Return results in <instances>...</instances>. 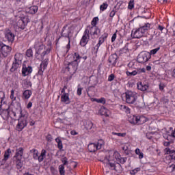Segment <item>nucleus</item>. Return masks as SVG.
<instances>
[{
	"instance_id": "obj_41",
	"label": "nucleus",
	"mask_w": 175,
	"mask_h": 175,
	"mask_svg": "<svg viewBox=\"0 0 175 175\" xmlns=\"http://www.w3.org/2000/svg\"><path fill=\"white\" fill-rule=\"evenodd\" d=\"M10 99L12 100V102H17V100H16V96H14V90H11V94L10 96Z\"/></svg>"
},
{
	"instance_id": "obj_42",
	"label": "nucleus",
	"mask_w": 175,
	"mask_h": 175,
	"mask_svg": "<svg viewBox=\"0 0 175 175\" xmlns=\"http://www.w3.org/2000/svg\"><path fill=\"white\" fill-rule=\"evenodd\" d=\"M117 161H119L120 163L124 165V163L126 162V157H121L120 156H119Z\"/></svg>"
},
{
	"instance_id": "obj_29",
	"label": "nucleus",
	"mask_w": 175,
	"mask_h": 175,
	"mask_svg": "<svg viewBox=\"0 0 175 175\" xmlns=\"http://www.w3.org/2000/svg\"><path fill=\"white\" fill-rule=\"evenodd\" d=\"M31 154H33V158L36 161H38V157H39V151L36 149H31L30 150Z\"/></svg>"
},
{
	"instance_id": "obj_23",
	"label": "nucleus",
	"mask_w": 175,
	"mask_h": 175,
	"mask_svg": "<svg viewBox=\"0 0 175 175\" xmlns=\"http://www.w3.org/2000/svg\"><path fill=\"white\" fill-rule=\"evenodd\" d=\"M46 152L47 151L46 150H42L40 155L37 157V160L38 161V162H43L44 158H46Z\"/></svg>"
},
{
	"instance_id": "obj_14",
	"label": "nucleus",
	"mask_w": 175,
	"mask_h": 175,
	"mask_svg": "<svg viewBox=\"0 0 175 175\" xmlns=\"http://www.w3.org/2000/svg\"><path fill=\"white\" fill-rule=\"evenodd\" d=\"M88 42H90V34L88 33L87 29H86L83 33V36H82V38L81 39L80 45L82 47H85Z\"/></svg>"
},
{
	"instance_id": "obj_56",
	"label": "nucleus",
	"mask_w": 175,
	"mask_h": 175,
	"mask_svg": "<svg viewBox=\"0 0 175 175\" xmlns=\"http://www.w3.org/2000/svg\"><path fill=\"white\" fill-rule=\"evenodd\" d=\"M159 90H160L161 91H163V90H165V83H161L159 84Z\"/></svg>"
},
{
	"instance_id": "obj_18",
	"label": "nucleus",
	"mask_w": 175,
	"mask_h": 175,
	"mask_svg": "<svg viewBox=\"0 0 175 175\" xmlns=\"http://www.w3.org/2000/svg\"><path fill=\"white\" fill-rule=\"evenodd\" d=\"M118 60V55L116 53L112 54L109 57V62L111 64L112 66L117 65V61Z\"/></svg>"
},
{
	"instance_id": "obj_25",
	"label": "nucleus",
	"mask_w": 175,
	"mask_h": 175,
	"mask_svg": "<svg viewBox=\"0 0 175 175\" xmlns=\"http://www.w3.org/2000/svg\"><path fill=\"white\" fill-rule=\"evenodd\" d=\"M10 155H12V150H10V148H8L4 152V158L3 161L4 162H6V161H8V159H9V158L10 157Z\"/></svg>"
},
{
	"instance_id": "obj_53",
	"label": "nucleus",
	"mask_w": 175,
	"mask_h": 175,
	"mask_svg": "<svg viewBox=\"0 0 175 175\" xmlns=\"http://www.w3.org/2000/svg\"><path fill=\"white\" fill-rule=\"evenodd\" d=\"M106 38H107V36H102V37H100L99 38L98 43L100 44H102L105 42V39H106Z\"/></svg>"
},
{
	"instance_id": "obj_46",
	"label": "nucleus",
	"mask_w": 175,
	"mask_h": 175,
	"mask_svg": "<svg viewBox=\"0 0 175 175\" xmlns=\"http://www.w3.org/2000/svg\"><path fill=\"white\" fill-rule=\"evenodd\" d=\"M26 55L27 57H28L29 58L31 57H33V52L32 51V50L31 49H27L26 51Z\"/></svg>"
},
{
	"instance_id": "obj_35",
	"label": "nucleus",
	"mask_w": 175,
	"mask_h": 175,
	"mask_svg": "<svg viewBox=\"0 0 175 175\" xmlns=\"http://www.w3.org/2000/svg\"><path fill=\"white\" fill-rule=\"evenodd\" d=\"M21 159H16L15 160L17 169H21L23 167V161Z\"/></svg>"
},
{
	"instance_id": "obj_33",
	"label": "nucleus",
	"mask_w": 175,
	"mask_h": 175,
	"mask_svg": "<svg viewBox=\"0 0 175 175\" xmlns=\"http://www.w3.org/2000/svg\"><path fill=\"white\" fill-rule=\"evenodd\" d=\"M48 65H49V59H45L42 62L40 67L42 68L43 70H44L47 68Z\"/></svg>"
},
{
	"instance_id": "obj_34",
	"label": "nucleus",
	"mask_w": 175,
	"mask_h": 175,
	"mask_svg": "<svg viewBox=\"0 0 175 175\" xmlns=\"http://www.w3.org/2000/svg\"><path fill=\"white\" fill-rule=\"evenodd\" d=\"M55 142L57 143V148H59V150H62L64 146L62 145V140H61V138L57 137Z\"/></svg>"
},
{
	"instance_id": "obj_59",
	"label": "nucleus",
	"mask_w": 175,
	"mask_h": 175,
	"mask_svg": "<svg viewBox=\"0 0 175 175\" xmlns=\"http://www.w3.org/2000/svg\"><path fill=\"white\" fill-rule=\"evenodd\" d=\"M116 39H117V33H113L111 38V42H115Z\"/></svg>"
},
{
	"instance_id": "obj_37",
	"label": "nucleus",
	"mask_w": 175,
	"mask_h": 175,
	"mask_svg": "<svg viewBox=\"0 0 175 175\" xmlns=\"http://www.w3.org/2000/svg\"><path fill=\"white\" fill-rule=\"evenodd\" d=\"M126 75L127 76H136V75H140V70L126 71Z\"/></svg>"
},
{
	"instance_id": "obj_20",
	"label": "nucleus",
	"mask_w": 175,
	"mask_h": 175,
	"mask_svg": "<svg viewBox=\"0 0 175 175\" xmlns=\"http://www.w3.org/2000/svg\"><path fill=\"white\" fill-rule=\"evenodd\" d=\"M137 89L139 90V91H147L150 85H148V84H145L144 83H142V82H138L137 83Z\"/></svg>"
},
{
	"instance_id": "obj_45",
	"label": "nucleus",
	"mask_w": 175,
	"mask_h": 175,
	"mask_svg": "<svg viewBox=\"0 0 175 175\" xmlns=\"http://www.w3.org/2000/svg\"><path fill=\"white\" fill-rule=\"evenodd\" d=\"M112 135L119 136L120 137H125L126 136V133H114V132H112Z\"/></svg>"
},
{
	"instance_id": "obj_44",
	"label": "nucleus",
	"mask_w": 175,
	"mask_h": 175,
	"mask_svg": "<svg viewBox=\"0 0 175 175\" xmlns=\"http://www.w3.org/2000/svg\"><path fill=\"white\" fill-rule=\"evenodd\" d=\"M165 140L167 142H170V143H173L174 142L173 139H172V137H173V136H172V133L170 135L165 134Z\"/></svg>"
},
{
	"instance_id": "obj_60",
	"label": "nucleus",
	"mask_w": 175,
	"mask_h": 175,
	"mask_svg": "<svg viewBox=\"0 0 175 175\" xmlns=\"http://www.w3.org/2000/svg\"><path fill=\"white\" fill-rule=\"evenodd\" d=\"M100 44L99 42L94 46V49H96V53H98V50H99V47H100Z\"/></svg>"
},
{
	"instance_id": "obj_16",
	"label": "nucleus",
	"mask_w": 175,
	"mask_h": 175,
	"mask_svg": "<svg viewBox=\"0 0 175 175\" xmlns=\"http://www.w3.org/2000/svg\"><path fill=\"white\" fill-rule=\"evenodd\" d=\"M32 67L31 66H27L25 64H23L22 68V76L25 77V76H28L32 73Z\"/></svg>"
},
{
	"instance_id": "obj_43",
	"label": "nucleus",
	"mask_w": 175,
	"mask_h": 175,
	"mask_svg": "<svg viewBox=\"0 0 175 175\" xmlns=\"http://www.w3.org/2000/svg\"><path fill=\"white\" fill-rule=\"evenodd\" d=\"M107 6H109V5L107 4V3H103L100 6V10H101V12H104V10H106L107 9Z\"/></svg>"
},
{
	"instance_id": "obj_4",
	"label": "nucleus",
	"mask_w": 175,
	"mask_h": 175,
	"mask_svg": "<svg viewBox=\"0 0 175 175\" xmlns=\"http://www.w3.org/2000/svg\"><path fill=\"white\" fill-rule=\"evenodd\" d=\"M23 54L16 53L14 55V61L12 63V66L10 68V72H16L18 68H21V64H23Z\"/></svg>"
},
{
	"instance_id": "obj_58",
	"label": "nucleus",
	"mask_w": 175,
	"mask_h": 175,
	"mask_svg": "<svg viewBox=\"0 0 175 175\" xmlns=\"http://www.w3.org/2000/svg\"><path fill=\"white\" fill-rule=\"evenodd\" d=\"M170 144H172V142L167 141V142H164L163 143V146H165V147H169V146H170Z\"/></svg>"
},
{
	"instance_id": "obj_12",
	"label": "nucleus",
	"mask_w": 175,
	"mask_h": 175,
	"mask_svg": "<svg viewBox=\"0 0 175 175\" xmlns=\"http://www.w3.org/2000/svg\"><path fill=\"white\" fill-rule=\"evenodd\" d=\"M77 66H79L78 64H76V63H73V62H71L68 64V66L66 68V70H68L70 75H71V76H73V75H75V73H76V71L77 70Z\"/></svg>"
},
{
	"instance_id": "obj_48",
	"label": "nucleus",
	"mask_w": 175,
	"mask_h": 175,
	"mask_svg": "<svg viewBox=\"0 0 175 175\" xmlns=\"http://www.w3.org/2000/svg\"><path fill=\"white\" fill-rule=\"evenodd\" d=\"M98 21H99V18L94 17L93 18V20L92 21V25H93V27H96V24H97Z\"/></svg>"
},
{
	"instance_id": "obj_1",
	"label": "nucleus",
	"mask_w": 175,
	"mask_h": 175,
	"mask_svg": "<svg viewBox=\"0 0 175 175\" xmlns=\"http://www.w3.org/2000/svg\"><path fill=\"white\" fill-rule=\"evenodd\" d=\"M12 106V116L15 118L19 117L18 123L16 126V129L19 132H21L24 128L28 124V116L29 113L25 110H23L21 108V104L18 101H14L11 103Z\"/></svg>"
},
{
	"instance_id": "obj_50",
	"label": "nucleus",
	"mask_w": 175,
	"mask_h": 175,
	"mask_svg": "<svg viewBox=\"0 0 175 175\" xmlns=\"http://www.w3.org/2000/svg\"><path fill=\"white\" fill-rule=\"evenodd\" d=\"M159 50H161V48L160 47H157V48H156L154 49L151 50L150 54V55L151 54H153V55L157 54V53H158V51H159Z\"/></svg>"
},
{
	"instance_id": "obj_40",
	"label": "nucleus",
	"mask_w": 175,
	"mask_h": 175,
	"mask_svg": "<svg viewBox=\"0 0 175 175\" xmlns=\"http://www.w3.org/2000/svg\"><path fill=\"white\" fill-rule=\"evenodd\" d=\"M133 8H135V0H130L128 9H129V10H132Z\"/></svg>"
},
{
	"instance_id": "obj_3",
	"label": "nucleus",
	"mask_w": 175,
	"mask_h": 175,
	"mask_svg": "<svg viewBox=\"0 0 175 175\" xmlns=\"http://www.w3.org/2000/svg\"><path fill=\"white\" fill-rule=\"evenodd\" d=\"M150 23H146L145 25L140 27L137 29H133L131 32L132 38H133V39H140V38H143L144 33L150 29Z\"/></svg>"
},
{
	"instance_id": "obj_17",
	"label": "nucleus",
	"mask_w": 175,
	"mask_h": 175,
	"mask_svg": "<svg viewBox=\"0 0 175 175\" xmlns=\"http://www.w3.org/2000/svg\"><path fill=\"white\" fill-rule=\"evenodd\" d=\"M23 154H24V148H16L14 158H15V159H23Z\"/></svg>"
},
{
	"instance_id": "obj_49",
	"label": "nucleus",
	"mask_w": 175,
	"mask_h": 175,
	"mask_svg": "<svg viewBox=\"0 0 175 175\" xmlns=\"http://www.w3.org/2000/svg\"><path fill=\"white\" fill-rule=\"evenodd\" d=\"M5 100V92L0 91V102H3V103H5L3 100Z\"/></svg>"
},
{
	"instance_id": "obj_64",
	"label": "nucleus",
	"mask_w": 175,
	"mask_h": 175,
	"mask_svg": "<svg viewBox=\"0 0 175 175\" xmlns=\"http://www.w3.org/2000/svg\"><path fill=\"white\" fill-rule=\"evenodd\" d=\"M113 16H116V11L114 10H113L109 14L110 17H113Z\"/></svg>"
},
{
	"instance_id": "obj_32",
	"label": "nucleus",
	"mask_w": 175,
	"mask_h": 175,
	"mask_svg": "<svg viewBox=\"0 0 175 175\" xmlns=\"http://www.w3.org/2000/svg\"><path fill=\"white\" fill-rule=\"evenodd\" d=\"M92 102H96L97 103H103L105 105L106 103V99L105 98H100V99L98 98H91Z\"/></svg>"
},
{
	"instance_id": "obj_62",
	"label": "nucleus",
	"mask_w": 175,
	"mask_h": 175,
	"mask_svg": "<svg viewBox=\"0 0 175 175\" xmlns=\"http://www.w3.org/2000/svg\"><path fill=\"white\" fill-rule=\"evenodd\" d=\"M82 91H83V88H78V89H77V95H79V96L81 95V92Z\"/></svg>"
},
{
	"instance_id": "obj_22",
	"label": "nucleus",
	"mask_w": 175,
	"mask_h": 175,
	"mask_svg": "<svg viewBox=\"0 0 175 175\" xmlns=\"http://www.w3.org/2000/svg\"><path fill=\"white\" fill-rule=\"evenodd\" d=\"M84 126L87 131H91L94 128V123L91 120H86L84 122Z\"/></svg>"
},
{
	"instance_id": "obj_30",
	"label": "nucleus",
	"mask_w": 175,
	"mask_h": 175,
	"mask_svg": "<svg viewBox=\"0 0 175 175\" xmlns=\"http://www.w3.org/2000/svg\"><path fill=\"white\" fill-rule=\"evenodd\" d=\"M147 122V118L144 116H138L137 125H142Z\"/></svg>"
},
{
	"instance_id": "obj_51",
	"label": "nucleus",
	"mask_w": 175,
	"mask_h": 175,
	"mask_svg": "<svg viewBox=\"0 0 175 175\" xmlns=\"http://www.w3.org/2000/svg\"><path fill=\"white\" fill-rule=\"evenodd\" d=\"M46 140L49 143H51V142H53V136H51L50 134H48L46 137Z\"/></svg>"
},
{
	"instance_id": "obj_19",
	"label": "nucleus",
	"mask_w": 175,
	"mask_h": 175,
	"mask_svg": "<svg viewBox=\"0 0 175 175\" xmlns=\"http://www.w3.org/2000/svg\"><path fill=\"white\" fill-rule=\"evenodd\" d=\"M165 154L170 155V159H172V161H175V150L170 149V148H166L164 150Z\"/></svg>"
},
{
	"instance_id": "obj_63",
	"label": "nucleus",
	"mask_w": 175,
	"mask_h": 175,
	"mask_svg": "<svg viewBox=\"0 0 175 175\" xmlns=\"http://www.w3.org/2000/svg\"><path fill=\"white\" fill-rule=\"evenodd\" d=\"M43 68H40V69H39V70H38V75H40V76H43Z\"/></svg>"
},
{
	"instance_id": "obj_7",
	"label": "nucleus",
	"mask_w": 175,
	"mask_h": 175,
	"mask_svg": "<svg viewBox=\"0 0 175 175\" xmlns=\"http://www.w3.org/2000/svg\"><path fill=\"white\" fill-rule=\"evenodd\" d=\"M86 29L88 33L91 35L92 39H97L98 36H100V29H98V27L96 26H92Z\"/></svg>"
},
{
	"instance_id": "obj_28",
	"label": "nucleus",
	"mask_w": 175,
	"mask_h": 175,
	"mask_svg": "<svg viewBox=\"0 0 175 175\" xmlns=\"http://www.w3.org/2000/svg\"><path fill=\"white\" fill-rule=\"evenodd\" d=\"M32 95V92L31 90H25L23 93V99H29Z\"/></svg>"
},
{
	"instance_id": "obj_15",
	"label": "nucleus",
	"mask_w": 175,
	"mask_h": 175,
	"mask_svg": "<svg viewBox=\"0 0 175 175\" xmlns=\"http://www.w3.org/2000/svg\"><path fill=\"white\" fill-rule=\"evenodd\" d=\"M72 58L74 61H72V63L76 64L77 65H79L80 60L83 59V61H85L88 57L87 55L81 56L79 53L76 52L72 55Z\"/></svg>"
},
{
	"instance_id": "obj_10",
	"label": "nucleus",
	"mask_w": 175,
	"mask_h": 175,
	"mask_svg": "<svg viewBox=\"0 0 175 175\" xmlns=\"http://www.w3.org/2000/svg\"><path fill=\"white\" fill-rule=\"evenodd\" d=\"M4 36L5 39H6L8 43L13 44L14 42V38H16V36L14 35V33H13V32H12V30L9 29H5L4 31Z\"/></svg>"
},
{
	"instance_id": "obj_24",
	"label": "nucleus",
	"mask_w": 175,
	"mask_h": 175,
	"mask_svg": "<svg viewBox=\"0 0 175 175\" xmlns=\"http://www.w3.org/2000/svg\"><path fill=\"white\" fill-rule=\"evenodd\" d=\"M27 13L29 14H35L38 13V6L33 5L27 10Z\"/></svg>"
},
{
	"instance_id": "obj_21",
	"label": "nucleus",
	"mask_w": 175,
	"mask_h": 175,
	"mask_svg": "<svg viewBox=\"0 0 175 175\" xmlns=\"http://www.w3.org/2000/svg\"><path fill=\"white\" fill-rule=\"evenodd\" d=\"M61 102H63V103H66V105H69V103H70V99L69 98L68 93H64L62 94Z\"/></svg>"
},
{
	"instance_id": "obj_13",
	"label": "nucleus",
	"mask_w": 175,
	"mask_h": 175,
	"mask_svg": "<svg viewBox=\"0 0 175 175\" xmlns=\"http://www.w3.org/2000/svg\"><path fill=\"white\" fill-rule=\"evenodd\" d=\"M28 23H29V19H28V18L23 17L20 18L16 22V26L21 29H25V26L27 25V24H28Z\"/></svg>"
},
{
	"instance_id": "obj_26",
	"label": "nucleus",
	"mask_w": 175,
	"mask_h": 175,
	"mask_svg": "<svg viewBox=\"0 0 175 175\" xmlns=\"http://www.w3.org/2000/svg\"><path fill=\"white\" fill-rule=\"evenodd\" d=\"M88 149L90 152H95V151H98V148H96V145L95 143H92L88 146Z\"/></svg>"
},
{
	"instance_id": "obj_5",
	"label": "nucleus",
	"mask_w": 175,
	"mask_h": 175,
	"mask_svg": "<svg viewBox=\"0 0 175 175\" xmlns=\"http://www.w3.org/2000/svg\"><path fill=\"white\" fill-rule=\"evenodd\" d=\"M150 59H151V53L147 51H143L138 55L137 61L139 64H146Z\"/></svg>"
},
{
	"instance_id": "obj_39",
	"label": "nucleus",
	"mask_w": 175,
	"mask_h": 175,
	"mask_svg": "<svg viewBox=\"0 0 175 175\" xmlns=\"http://www.w3.org/2000/svg\"><path fill=\"white\" fill-rule=\"evenodd\" d=\"M59 172L60 175H65V166L64 165L59 166Z\"/></svg>"
},
{
	"instance_id": "obj_47",
	"label": "nucleus",
	"mask_w": 175,
	"mask_h": 175,
	"mask_svg": "<svg viewBox=\"0 0 175 175\" xmlns=\"http://www.w3.org/2000/svg\"><path fill=\"white\" fill-rule=\"evenodd\" d=\"M120 54H126L129 50L128 49V46H125L124 48L120 49Z\"/></svg>"
},
{
	"instance_id": "obj_36",
	"label": "nucleus",
	"mask_w": 175,
	"mask_h": 175,
	"mask_svg": "<svg viewBox=\"0 0 175 175\" xmlns=\"http://www.w3.org/2000/svg\"><path fill=\"white\" fill-rule=\"evenodd\" d=\"M105 144V142L103 139H99L97 143L95 144L97 150H100L102 146Z\"/></svg>"
},
{
	"instance_id": "obj_27",
	"label": "nucleus",
	"mask_w": 175,
	"mask_h": 175,
	"mask_svg": "<svg viewBox=\"0 0 175 175\" xmlns=\"http://www.w3.org/2000/svg\"><path fill=\"white\" fill-rule=\"evenodd\" d=\"M9 114H10L9 109H3V111L0 113L2 118H3L4 120L6 118H9Z\"/></svg>"
},
{
	"instance_id": "obj_6",
	"label": "nucleus",
	"mask_w": 175,
	"mask_h": 175,
	"mask_svg": "<svg viewBox=\"0 0 175 175\" xmlns=\"http://www.w3.org/2000/svg\"><path fill=\"white\" fill-rule=\"evenodd\" d=\"M125 98L126 103L133 105L137 99V94L132 91H128L125 92Z\"/></svg>"
},
{
	"instance_id": "obj_8",
	"label": "nucleus",
	"mask_w": 175,
	"mask_h": 175,
	"mask_svg": "<svg viewBox=\"0 0 175 175\" xmlns=\"http://www.w3.org/2000/svg\"><path fill=\"white\" fill-rule=\"evenodd\" d=\"M0 49L1 50V54L4 58L10 55V53H12V47L3 44V42H0Z\"/></svg>"
},
{
	"instance_id": "obj_61",
	"label": "nucleus",
	"mask_w": 175,
	"mask_h": 175,
	"mask_svg": "<svg viewBox=\"0 0 175 175\" xmlns=\"http://www.w3.org/2000/svg\"><path fill=\"white\" fill-rule=\"evenodd\" d=\"M28 121H27V124H28V122H29V124H30V125L31 126H32V125H35V121H33V120H30V118H29V116H28Z\"/></svg>"
},
{
	"instance_id": "obj_38",
	"label": "nucleus",
	"mask_w": 175,
	"mask_h": 175,
	"mask_svg": "<svg viewBox=\"0 0 175 175\" xmlns=\"http://www.w3.org/2000/svg\"><path fill=\"white\" fill-rule=\"evenodd\" d=\"M120 109L123 111H125V113H127V114H129V113H131V109H129V107L126 105H120Z\"/></svg>"
},
{
	"instance_id": "obj_31",
	"label": "nucleus",
	"mask_w": 175,
	"mask_h": 175,
	"mask_svg": "<svg viewBox=\"0 0 175 175\" xmlns=\"http://www.w3.org/2000/svg\"><path fill=\"white\" fill-rule=\"evenodd\" d=\"M138 116H133L129 118V121L131 124H137Z\"/></svg>"
},
{
	"instance_id": "obj_52",
	"label": "nucleus",
	"mask_w": 175,
	"mask_h": 175,
	"mask_svg": "<svg viewBox=\"0 0 175 175\" xmlns=\"http://www.w3.org/2000/svg\"><path fill=\"white\" fill-rule=\"evenodd\" d=\"M114 79H116V75H114V74H111L108 77V81H113V80H114Z\"/></svg>"
},
{
	"instance_id": "obj_54",
	"label": "nucleus",
	"mask_w": 175,
	"mask_h": 175,
	"mask_svg": "<svg viewBox=\"0 0 175 175\" xmlns=\"http://www.w3.org/2000/svg\"><path fill=\"white\" fill-rule=\"evenodd\" d=\"M62 162L64 166H65L66 165H68V158H66V157L62 158Z\"/></svg>"
},
{
	"instance_id": "obj_55",
	"label": "nucleus",
	"mask_w": 175,
	"mask_h": 175,
	"mask_svg": "<svg viewBox=\"0 0 175 175\" xmlns=\"http://www.w3.org/2000/svg\"><path fill=\"white\" fill-rule=\"evenodd\" d=\"M137 172H140V167H137L131 172V174H136Z\"/></svg>"
},
{
	"instance_id": "obj_11",
	"label": "nucleus",
	"mask_w": 175,
	"mask_h": 175,
	"mask_svg": "<svg viewBox=\"0 0 175 175\" xmlns=\"http://www.w3.org/2000/svg\"><path fill=\"white\" fill-rule=\"evenodd\" d=\"M44 47H45L44 44H41L40 45H39L36 54H38V55H40L41 57H44V55H47V54H50V51H51V49L50 48H48L47 49H46V51H43V49H44Z\"/></svg>"
},
{
	"instance_id": "obj_9",
	"label": "nucleus",
	"mask_w": 175,
	"mask_h": 175,
	"mask_svg": "<svg viewBox=\"0 0 175 175\" xmlns=\"http://www.w3.org/2000/svg\"><path fill=\"white\" fill-rule=\"evenodd\" d=\"M75 27L73 26L68 27V25H66L62 29L61 36L64 38L70 39V33H72V31H73Z\"/></svg>"
},
{
	"instance_id": "obj_57",
	"label": "nucleus",
	"mask_w": 175,
	"mask_h": 175,
	"mask_svg": "<svg viewBox=\"0 0 175 175\" xmlns=\"http://www.w3.org/2000/svg\"><path fill=\"white\" fill-rule=\"evenodd\" d=\"M152 133H146V137L147 139H148L149 140H151V139H152Z\"/></svg>"
},
{
	"instance_id": "obj_2",
	"label": "nucleus",
	"mask_w": 175,
	"mask_h": 175,
	"mask_svg": "<svg viewBox=\"0 0 175 175\" xmlns=\"http://www.w3.org/2000/svg\"><path fill=\"white\" fill-rule=\"evenodd\" d=\"M118 157H120L118 152H110L109 154L105 157L104 163H107L111 170L121 172V169H122L121 164L116 163V161H118Z\"/></svg>"
}]
</instances>
